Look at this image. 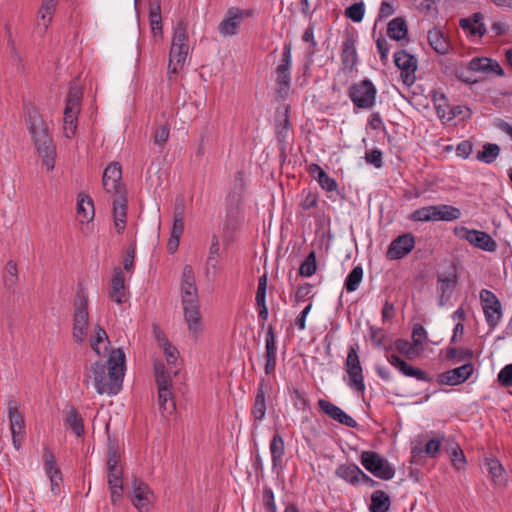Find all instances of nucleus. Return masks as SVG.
Masks as SVG:
<instances>
[{
	"mask_svg": "<svg viewBox=\"0 0 512 512\" xmlns=\"http://www.w3.org/2000/svg\"><path fill=\"white\" fill-rule=\"evenodd\" d=\"M468 68L473 72H481L487 75L494 74L504 76V70L500 64L491 58L474 57L469 61Z\"/></svg>",
	"mask_w": 512,
	"mask_h": 512,
	"instance_id": "nucleus-28",
	"label": "nucleus"
},
{
	"mask_svg": "<svg viewBox=\"0 0 512 512\" xmlns=\"http://www.w3.org/2000/svg\"><path fill=\"white\" fill-rule=\"evenodd\" d=\"M95 215L94 203L85 193H80L77 197V218L81 223H89Z\"/></svg>",
	"mask_w": 512,
	"mask_h": 512,
	"instance_id": "nucleus-33",
	"label": "nucleus"
},
{
	"mask_svg": "<svg viewBox=\"0 0 512 512\" xmlns=\"http://www.w3.org/2000/svg\"><path fill=\"white\" fill-rule=\"evenodd\" d=\"M184 321L189 335L198 339L204 332V322L200 313L199 303L182 305Z\"/></svg>",
	"mask_w": 512,
	"mask_h": 512,
	"instance_id": "nucleus-19",
	"label": "nucleus"
},
{
	"mask_svg": "<svg viewBox=\"0 0 512 512\" xmlns=\"http://www.w3.org/2000/svg\"><path fill=\"white\" fill-rule=\"evenodd\" d=\"M66 421L69 428L76 436L81 437L84 434L83 419L75 408L69 410Z\"/></svg>",
	"mask_w": 512,
	"mask_h": 512,
	"instance_id": "nucleus-50",
	"label": "nucleus"
},
{
	"mask_svg": "<svg viewBox=\"0 0 512 512\" xmlns=\"http://www.w3.org/2000/svg\"><path fill=\"white\" fill-rule=\"evenodd\" d=\"M360 462L367 471L381 480H391L395 476L393 466L377 452L363 451Z\"/></svg>",
	"mask_w": 512,
	"mask_h": 512,
	"instance_id": "nucleus-12",
	"label": "nucleus"
},
{
	"mask_svg": "<svg viewBox=\"0 0 512 512\" xmlns=\"http://www.w3.org/2000/svg\"><path fill=\"white\" fill-rule=\"evenodd\" d=\"M266 293H267V276L264 274L258 280V287L256 291L255 300L256 303H262L266 301Z\"/></svg>",
	"mask_w": 512,
	"mask_h": 512,
	"instance_id": "nucleus-62",
	"label": "nucleus"
},
{
	"mask_svg": "<svg viewBox=\"0 0 512 512\" xmlns=\"http://www.w3.org/2000/svg\"><path fill=\"white\" fill-rule=\"evenodd\" d=\"M317 270V260H316V253L314 251H311L306 258L303 260V262L300 265L299 268V274L302 277H311L315 274Z\"/></svg>",
	"mask_w": 512,
	"mask_h": 512,
	"instance_id": "nucleus-51",
	"label": "nucleus"
},
{
	"mask_svg": "<svg viewBox=\"0 0 512 512\" xmlns=\"http://www.w3.org/2000/svg\"><path fill=\"white\" fill-rule=\"evenodd\" d=\"M156 339L159 347L163 350L168 365H175L178 359L177 349L160 332H156Z\"/></svg>",
	"mask_w": 512,
	"mask_h": 512,
	"instance_id": "nucleus-44",
	"label": "nucleus"
},
{
	"mask_svg": "<svg viewBox=\"0 0 512 512\" xmlns=\"http://www.w3.org/2000/svg\"><path fill=\"white\" fill-rule=\"evenodd\" d=\"M26 122L42 165L47 171H52L55 167L56 146L49 135L47 124L35 108L27 110Z\"/></svg>",
	"mask_w": 512,
	"mask_h": 512,
	"instance_id": "nucleus-2",
	"label": "nucleus"
},
{
	"mask_svg": "<svg viewBox=\"0 0 512 512\" xmlns=\"http://www.w3.org/2000/svg\"><path fill=\"white\" fill-rule=\"evenodd\" d=\"M253 16L254 11L252 9L230 7L218 24V32L223 38L236 36L240 31L242 23Z\"/></svg>",
	"mask_w": 512,
	"mask_h": 512,
	"instance_id": "nucleus-11",
	"label": "nucleus"
},
{
	"mask_svg": "<svg viewBox=\"0 0 512 512\" xmlns=\"http://www.w3.org/2000/svg\"><path fill=\"white\" fill-rule=\"evenodd\" d=\"M108 468V485H123L122 476L123 469L120 465L119 456L113 452L109 455L107 461Z\"/></svg>",
	"mask_w": 512,
	"mask_h": 512,
	"instance_id": "nucleus-41",
	"label": "nucleus"
},
{
	"mask_svg": "<svg viewBox=\"0 0 512 512\" xmlns=\"http://www.w3.org/2000/svg\"><path fill=\"white\" fill-rule=\"evenodd\" d=\"M318 406L323 413H325L329 418L333 419L334 421L342 425H345L349 428H355L357 426V422L353 417L348 415L344 410H342L340 407L333 404L332 402L325 399H319Z\"/></svg>",
	"mask_w": 512,
	"mask_h": 512,
	"instance_id": "nucleus-24",
	"label": "nucleus"
},
{
	"mask_svg": "<svg viewBox=\"0 0 512 512\" xmlns=\"http://www.w3.org/2000/svg\"><path fill=\"white\" fill-rule=\"evenodd\" d=\"M308 172L312 178L318 182L323 190L327 192H333L337 190L338 184L336 180L331 178L318 164H310L308 167Z\"/></svg>",
	"mask_w": 512,
	"mask_h": 512,
	"instance_id": "nucleus-30",
	"label": "nucleus"
},
{
	"mask_svg": "<svg viewBox=\"0 0 512 512\" xmlns=\"http://www.w3.org/2000/svg\"><path fill=\"white\" fill-rule=\"evenodd\" d=\"M365 15V5L363 2H356L352 5L348 6L345 9V16L353 21L354 23H359L363 20Z\"/></svg>",
	"mask_w": 512,
	"mask_h": 512,
	"instance_id": "nucleus-52",
	"label": "nucleus"
},
{
	"mask_svg": "<svg viewBox=\"0 0 512 512\" xmlns=\"http://www.w3.org/2000/svg\"><path fill=\"white\" fill-rule=\"evenodd\" d=\"M43 460L45 474L50 480V491L53 496H58L60 494V487L63 481L62 473L57 466L53 453L50 450L45 449Z\"/></svg>",
	"mask_w": 512,
	"mask_h": 512,
	"instance_id": "nucleus-23",
	"label": "nucleus"
},
{
	"mask_svg": "<svg viewBox=\"0 0 512 512\" xmlns=\"http://www.w3.org/2000/svg\"><path fill=\"white\" fill-rule=\"evenodd\" d=\"M427 40L431 48L440 55H445L450 50V42L438 29L428 31Z\"/></svg>",
	"mask_w": 512,
	"mask_h": 512,
	"instance_id": "nucleus-39",
	"label": "nucleus"
},
{
	"mask_svg": "<svg viewBox=\"0 0 512 512\" xmlns=\"http://www.w3.org/2000/svg\"><path fill=\"white\" fill-rule=\"evenodd\" d=\"M109 343L106 331L99 324H96L90 337L91 348L100 356L107 351Z\"/></svg>",
	"mask_w": 512,
	"mask_h": 512,
	"instance_id": "nucleus-37",
	"label": "nucleus"
},
{
	"mask_svg": "<svg viewBox=\"0 0 512 512\" xmlns=\"http://www.w3.org/2000/svg\"><path fill=\"white\" fill-rule=\"evenodd\" d=\"M362 279H363V268L360 265L355 266L345 279V282H344L345 289L348 292L356 291L359 288V286L362 282Z\"/></svg>",
	"mask_w": 512,
	"mask_h": 512,
	"instance_id": "nucleus-49",
	"label": "nucleus"
},
{
	"mask_svg": "<svg viewBox=\"0 0 512 512\" xmlns=\"http://www.w3.org/2000/svg\"><path fill=\"white\" fill-rule=\"evenodd\" d=\"M481 308L489 332H493L503 318V307L496 294L488 289L479 292Z\"/></svg>",
	"mask_w": 512,
	"mask_h": 512,
	"instance_id": "nucleus-10",
	"label": "nucleus"
},
{
	"mask_svg": "<svg viewBox=\"0 0 512 512\" xmlns=\"http://www.w3.org/2000/svg\"><path fill=\"white\" fill-rule=\"evenodd\" d=\"M58 0H42V4L38 11L37 28L40 33H45L53 19V15L57 6Z\"/></svg>",
	"mask_w": 512,
	"mask_h": 512,
	"instance_id": "nucleus-31",
	"label": "nucleus"
},
{
	"mask_svg": "<svg viewBox=\"0 0 512 512\" xmlns=\"http://www.w3.org/2000/svg\"><path fill=\"white\" fill-rule=\"evenodd\" d=\"M408 25L403 17H396L389 21L387 25V35L395 41H402L408 36Z\"/></svg>",
	"mask_w": 512,
	"mask_h": 512,
	"instance_id": "nucleus-40",
	"label": "nucleus"
},
{
	"mask_svg": "<svg viewBox=\"0 0 512 512\" xmlns=\"http://www.w3.org/2000/svg\"><path fill=\"white\" fill-rule=\"evenodd\" d=\"M276 337L272 326H269L265 336V356H276Z\"/></svg>",
	"mask_w": 512,
	"mask_h": 512,
	"instance_id": "nucleus-54",
	"label": "nucleus"
},
{
	"mask_svg": "<svg viewBox=\"0 0 512 512\" xmlns=\"http://www.w3.org/2000/svg\"><path fill=\"white\" fill-rule=\"evenodd\" d=\"M341 60L346 68L353 69L358 62L356 41L353 36H347L342 42Z\"/></svg>",
	"mask_w": 512,
	"mask_h": 512,
	"instance_id": "nucleus-35",
	"label": "nucleus"
},
{
	"mask_svg": "<svg viewBox=\"0 0 512 512\" xmlns=\"http://www.w3.org/2000/svg\"><path fill=\"white\" fill-rule=\"evenodd\" d=\"M89 296L85 288H79L73 301L72 336L76 343L83 344L88 335Z\"/></svg>",
	"mask_w": 512,
	"mask_h": 512,
	"instance_id": "nucleus-4",
	"label": "nucleus"
},
{
	"mask_svg": "<svg viewBox=\"0 0 512 512\" xmlns=\"http://www.w3.org/2000/svg\"><path fill=\"white\" fill-rule=\"evenodd\" d=\"M365 160L368 164L381 168L383 166L382 151L379 149L367 151L365 153Z\"/></svg>",
	"mask_w": 512,
	"mask_h": 512,
	"instance_id": "nucleus-60",
	"label": "nucleus"
},
{
	"mask_svg": "<svg viewBox=\"0 0 512 512\" xmlns=\"http://www.w3.org/2000/svg\"><path fill=\"white\" fill-rule=\"evenodd\" d=\"M376 48L380 55V61L385 64L388 61L390 44L386 38L379 36L376 39Z\"/></svg>",
	"mask_w": 512,
	"mask_h": 512,
	"instance_id": "nucleus-57",
	"label": "nucleus"
},
{
	"mask_svg": "<svg viewBox=\"0 0 512 512\" xmlns=\"http://www.w3.org/2000/svg\"><path fill=\"white\" fill-rule=\"evenodd\" d=\"M453 233L461 240L467 241L471 246L485 252H495L497 242L485 231L469 229L466 226H457Z\"/></svg>",
	"mask_w": 512,
	"mask_h": 512,
	"instance_id": "nucleus-13",
	"label": "nucleus"
},
{
	"mask_svg": "<svg viewBox=\"0 0 512 512\" xmlns=\"http://www.w3.org/2000/svg\"><path fill=\"white\" fill-rule=\"evenodd\" d=\"M486 466L491 481L495 486L504 487L508 482V474L497 459H488Z\"/></svg>",
	"mask_w": 512,
	"mask_h": 512,
	"instance_id": "nucleus-36",
	"label": "nucleus"
},
{
	"mask_svg": "<svg viewBox=\"0 0 512 512\" xmlns=\"http://www.w3.org/2000/svg\"><path fill=\"white\" fill-rule=\"evenodd\" d=\"M391 506L390 496L383 490L371 494L369 512H388Z\"/></svg>",
	"mask_w": 512,
	"mask_h": 512,
	"instance_id": "nucleus-42",
	"label": "nucleus"
},
{
	"mask_svg": "<svg viewBox=\"0 0 512 512\" xmlns=\"http://www.w3.org/2000/svg\"><path fill=\"white\" fill-rule=\"evenodd\" d=\"M125 375V353L121 348L112 350L106 363L94 362L86 371L85 377L93 381L96 392L100 395H117Z\"/></svg>",
	"mask_w": 512,
	"mask_h": 512,
	"instance_id": "nucleus-1",
	"label": "nucleus"
},
{
	"mask_svg": "<svg viewBox=\"0 0 512 512\" xmlns=\"http://www.w3.org/2000/svg\"><path fill=\"white\" fill-rule=\"evenodd\" d=\"M427 339V332L421 324H416L412 330V341L420 349L421 352L424 350V342Z\"/></svg>",
	"mask_w": 512,
	"mask_h": 512,
	"instance_id": "nucleus-53",
	"label": "nucleus"
},
{
	"mask_svg": "<svg viewBox=\"0 0 512 512\" xmlns=\"http://www.w3.org/2000/svg\"><path fill=\"white\" fill-rule=\"evenodd\" d=\"M451 463L456 470H464L466 467V457L459 446L451 451Z\"/></svg>",
	"mask_w": 512,
	"mask_h": 512,
	"instance_id": "nucleus-55",
	"label": "nucleus"
},
{
	"mask_svg": "<svg viewBox=\"0 0 512 512\" xmlns=\"http://www.w3.org/2000/svg\"><path fill=\"white\" fill-rule=\"evenodd\" d=\"M474 365L472 363H465L454 369L442 372L437 377L439 385L458 386L466 382L474 373Z\"/></svg>",
	"mask_w": 512,
	"mask_h": 512,
	"instance_id": "nucleus-18",
	"label": "nucleus"
},
{
	"mask_svg": "<svg viewBox=\"0 0 512 512\" xmlns=\"http://www.w3.org/2000/svg\"><path fill=\"white\" fill-rule=\"evenodd\" d=\"M497 380L505 388L512 386V364L505 365L498 373Z\"/></svg>",
	"mask_w": 512,
	"mask_h": 512,
	"instance_id": "nucleus-56",
	"label": "nucleus"
},
{
	"mask_svg": "<svg viewBox=\"0 0 512 512\" xmlns=\"http://www.w3.org/2000/svg\"><path fill=\"white\" fill-rule=\"evenodd\" d=\"M263 503L266 512H277V506L275 503L274 492L271 488L267 487L263 491Z\"/></svg>",
	"mask_w": 512,
	"mask_h": 512,
	"instance_id": "nucleus-58",
	"label": "nucleus"
},
{
	"mask_svg": "<svg viewBox=\"0 0 512 512\" xmlns=\"http://www.w3.org/2000/svg\"><path fill=\"white\" fill-rule=\"evenodd\" d=\"M335 475L350 485H358L362 470L356 464H341L335 470Z\"/></svg>",
	"mask_w": 512,
	"mask_h": 512,
	"instance_id": "nucleus-38",
	"label": "nucleus"
},
{
	"mask_svg": "<svg viewBox=\"0 0 512 512\" xmlns=\"http://www.w3.org/2000/svg\"><path fill=\"white\" fill-rule=\"evenodd\" d=\"M387 361L406 377H412L423 382H430L432 380L424 370L409 365L396 354L388 355Z\"/></svg>",
	"mask_w": 512,
	"mask_h": 512,
	"instance_id": "nucleus-25",
	"label": "nucleus"
},
{
	"mask_svg": "<svg viewBox=\"0 0 512 512\" xmlns=\"http://www.w3.org/2000/svg\"><path fill=\"white\" fill-rule=\"evenodd\" d=\"M154 499V494L149 486L137 479L132 484L131 501L139 512H149Z\"/></svg>",
	"mask_w": 512,
	"mask_h": 512,
	"instance_id": "nucleus-20",
	"label": "nucleus"
},
{
	"mask_svg": "<svg viewBox=\"0 0 512 512\" xmlns=\"http://www.w3.org/2000/svg\"><path fill=\"white\" fill-rule=\"evenodd\" d=\"M82 95V88L78 80H73L70 83L63 116V134L68 139L72 138L77 130Z\"/></svg>",
	"mask_w": 512,
	"mask_h": 512,
	"instance_id": "nucleus-5",
	"label": "nucleus"
},
{
	"mask_svg": "<svg viewBox=\"0 0 512 512\" xmlns=\"http://www.w3.org/2000/svg\"><path fill=\"white\" fill-rule=\"evenodd\" d=\"M292 44L284 43L279 60L274 68V79L277 86V95L286 98L290 92L292 80Z\"/></svg>",
	"mask_w": 512,
	"mask_h": 512,
	"instance_id": "nucleus-7",
	"label": "nucleus"
},
{
	"mask_svg": "<svg viewBox=\"0 0 512 512\" xmlns=\"http://www.w3.org/2000/svg\"><path fill=\"white\" fill-rule=\"evenodd\" d=\"M112 288L109 292V298L117 303L123 304L128 300V289L125 285V276L121 268L116 267L112 276Z\"/></svg>",
	"mask_w": 512,
	"mask_h": 512,
	"instance_id": "nucleus-27",
	"label": "nucleus"
},
{
	"mask_svg": "<svg viewBox=\"0 0 512 512\" xmlns=\"http://www.w3.org/2000/svg\"><path fill=\"white\" fill-rule=\"evenodd\" d=\"M500 153V147L495 143H485L481 151H478L476 159L485 164L493 163Z\"/></svg>",
	"mask_w": 512,
	"mask_h": 512,
	"instance_id": "nucleus-45",
	"label": "nucleus"
},
{
	"mask_svg": "<svg viewBox=\"0 0 512 512\" xmlns=\"http://www.w3.org/2000/svg\"><path fill=\"white\" fill-rule=\"evenodd\" d=\"M472 150H473V144L470 141L465 140V141L460 142L457 145L456 155L463 159H467L471 155Z\"/></svg>",
	"mask_w": 512,
	"mask_h": 512,
	"instance_id": "nucleus-64",
	"label": "nucleus"
},
{
	"mask_svg": "<svg viewBox=\"0 0 512 512\" xmlns=\"http://www.w3.org/2000/svg\"><path fill=\"white\" fill-rule=\"evenodd\" d=\"M460 217L461 211L459 208L448 204H439L420 207L411 212L408 219L412 222L425 223L438 221L451 222L458 220Z\"/></svg>",
	"mask_w": 512,
	"mask_h": 512,
	"instance_id": "nucleus-6",
	"label": "nucleus"
},
{
	"mask_svg": "<svg viewBox=\"0 0 512 512\" xmlns=\"http://www.w3.org/2000/svg\"><path fill=\"white\" fill-rule=\"evenodd\" d=\"M483 14L476 12L469 18L460 20V27L466 30L470 35L475 37H482L486 33V27L483 23Z\"/></svg>",
	"mask_w": 512,
	"mask_h": 512,
	"instance_id": "nucleus-34",
	"label": "nucleus"
},
{
	"mask_svg": "<svg viewBox=\"0 0 512 512\" xmlns=\"http://www.w3.org/2000/svg\"><path fill=\"white\" fill-rule=\"evenodd\" d=\"M127 200L125 196L116 197L113 201V220L118 234H122L126 228Z\"/></svg>",
	"mask_w": 512,
	"mask_h": 512,
	"instance_id": "nucleus-29",
	"label": "nucleus"
},
{
	"mask_svg": "<svg viewBox=\"0 0 512 512\" xmlns=\"http://www.w3.org/2000/svg\"><path fill=\"white\" fill-rule=\"evenodd\" d=\"M471 114L472 111L470 110V108L466 106L455 105L449 108L447 121H451L457 116H462V118H469Z\"/></svg>",
	"mask_w": 512,
	"mask_h": 512,
	"instance_id": "nucleus-59",
	"label": "nucleus"
},
{
	"mask_svg": "<svg viewBox=\"0 0 512 512\" xmlns=\"http://www.w3.org/2000/svg\"><path fill=\"white\" fill-rule=\"evenodd\" d=\"M180 291L182 305L199 303L195 273L191 265H185L183 267L181 274Z\"/></svg>",
	"mask_w": 512,
	"mask_h": 512,
	"instance_id": "nucleus-17",
	"label": "nucleus"
},
{
	"mask_svg": "<svg viewBox=\"0 0 512 512\" xmlns=\"http://www.w3.org/2000/svg\"><path fill=\"white\" fill-rule=\"evenodd\" d=\"M170 129L163 125L157 128L154 132V143L158 146H163L169 139Z\"/></svg>",
	"mask_w": 512,
	"mask_h": 512,
	"instance_id": "nucleus-61",
	"label": "nucleus"
},
{
	"mask_svg": "<svg viewBox=\"0 0 512 512\" xmlns=\"http://www.w3.org/2000/svg\"><path fill=\"white\" fill-rule=\"evenodd\" d=\"M393 58L395 66L400 70L403 84L408 87L412 86L416 81L417 58L404 49L396 51Z\"/></svg>",
	"mask_w": 512,
	"mask_h": 512,
	"instance_id": "nucleus-15",
	"label": "nucleus"
},
{
	"mask_svg": "<svg viewBox=\"0 0 512 512\" xmlns=\"http://www.w3.org/2000/svg\"><path fill=\"white\" fill-rule=\"evenodd\" d=\"M10 431L12 438L26 436V424L23 416L15 407L9 408Z\"/></svg>",
	"mask_w": 512,
	"mask_h": 512,
	"instance_id": "nucleus-43",
	"label": "nucleus"
},
{
	"mask_svg": "<svg viewBox=\"0 0 512 512\" xmlns=\"http://www.w3.org/2000/svg\"><path fill=\"white\" fill-rule=\"evenodd\" d=\"M457 282L458 278L455 269L438 275L436 292L438 295V305L440 307L451 305L450 301L455 292Z\"/></svg>",
	"mask_w": 512,
	"mask_h": 512,
	"instance_id": "nucleus-16",
	"label": "nucleus"
},
{
	"mask_svg": "<svg viewBox=\"0 0 512 512\" xmlns=\"http://www.w3.org/2000/svg\"><path fill=\"white\" fill-rule=\"evenodd\" d=\"M414 247V235L411 233H404L391 241L386 252V257L390 260H400L408 255Z\"/></svg>",
	"mask_w": 512,
	"mask_h": 512,
	"instance_id": "nucleus-22",
	"label": "nucleus"
},
{
	"mask_svg": "<svg viewBox=\"0 0 512 512\" xmlns=\"http://www.w3.org/2000/svg\"><path fill=\"white\" fill-rule=\"evenodd\" d=\"M347 95L356 109L370 110L376 103L377 89L373 82L365 78L353 83L347 91Z\"/></svg>",
	"mask_w": 512,
	"mask_h": 512,
	"instance_id": "nucleus-8",
	"label": "nucleus"
},
{
	"mask_svg": "<svg viewBox=\"0 0 512 512\" xmlns=\"http://www.w3.org/2000/svg\"><path fill=\"white\" fill-rule=\"evenodd\" d=\"M345 370L348 375L347 385L356 392L364 393L366 386L364 382L363 368L357 349L354 347H349L345 361Z\"/></svg>",
	"mask_w": 512,
	"mask_h": 512,
	"instance_id": "nucleus-14",
	"label": "nucleus"
},
{
	"mask_svg": "<svg viewBox=\"0 0 512 512\" xmlns=\"http://www.w3.org/2000/svg\"><path fill=\"white\" fill-rule=\"evenodd\" d=\"M394 346L398 353L409 359H413L422 353L413 341L409 342L405 339H397Z\"/></svg>",
	"mask_w": 512,
	"mask_h": 512,
	"instance_id": "nucleus-46",
	"label": "nucleus"
},
{
	"mask_svg": "<svg viewBox=\"0 0 512 512\" xmlns=\"http://www.w3.org/2000/svg\"><path fill=\"white\" fill-rule=\"evenodd\" d=\"M154 370L156 383L158 386V399L160 409L167 414H172L176 409V405L171 392L172 381L170 374H176V372L167 371L165 366L160 362L155 363Z\"/></svg>",
	"mask_w": 512,
	"mask_h": 512,
	"instance_id": "nucleus-9",
	"label": "nucleus"
},
{
	"mask_svg": "<svg viewBox=\"0 0 512 512\" xmlns=\"http://www.w3.org/2000/svg\"><path fill=\"white\" fill-rule=\"evenodd\" d=\"M103 187L109 194H114L117 197L125 196L122 183V171L118 163H111L105 168L103 173Z\"/></svg>",
	"mask_w": 512,
	"mask_h": 512,
	"instance_id": "nucleus-21",
	"label": "nucleus"
},
{
	"mask_svg": "<svg viewBox=\"0 0 512 512\" xmlns=\"http://www.w3.org/2000/svg\"><path fill=\"white\" fill-rule=\"evenodd\" d=\"M184 211L179 206H176L173 216V225L171 228L170 238L167 243V250L174 254L180 243V238L184 232Z\"/></svg>",
	"mask_w": 512,
	"mask_h": 512,
	"instance_id": "nucleus-26",
	"label": "nucleus"
},
{
	"mask_svg": "<svg viewBox=\"0 0 512 512\" xmlns=\"http://www.w3.org/2000/svg\"><path fill=\"white\" fill-rule=\"evenodd\" d=\"M190 51L187 26L179 21L173 27L171 47L169 51L168 74H177L185 66Z\"/></svg>",
	"mask_w": 512,
	"mask_h": 512,
	"instance_id": "nucleus-3",
	"label": "nucleus"
},
{
	"mask_svg": "<svg viewBox=\"0 0 512 512\" xmlns=\"http://www.w3.org/2000/svg\"><path fill=\"white\" fill-rule=\"evenodd\" d=\"M251 412H252V415L255 420L262 421L265 418L266 401H265V393H264L262 386L259 387V389L256 393Z\"/></svg>",
	"mask_w": 512,
	"mask_h": 512,
	"instance_id": "nucleus-47",
	"label": "nucleus"
},
{
	"mask_svg": "<svg viewBox=\"0 0 512 512\" xmlns=\"http://www.w3.org/2000/svg\"><path fill=\"white\" fill-rule=\"evenodd\" d=\"M269 451L273 469L283 470V458L285 455V445L282 436L276 433L270 441Z\"/></svg>",
	"mask_w": 512,
	"mask_h": 512,
	"instance_id": "nucleus-32",
	"label": "nucleus"
},
{
	"mask_svg": "<svg viewBox=\"0 0 512 512\" xmlns=\"http://www.w3.org/2000/svg\"><path fill=\"white\" fill-rule=\"evenodd\" d=\"M5 31H6V37H7V48L9 49L11 62L16 67L17 70H22L23 69L22 59L20 57L19 52L17 51L15 41L12 37V32H11V28L9 25L5 26Z\"/></svg>",
	"mask_w": 512,
	"mask_h": 512,
	"instance_id": "nucleus-48",
	"label": "nucleus"
},
{
	"mask_svg": "<svg viewBox=\"0 0 512 512\" xmlns=\"http://www.w3.org/2000/svg\"><path fill=\"white\" fill-rule=\"evenodd\" d=\"M441 440L439 439H430L424 448V453L432 458L436 457L441 449Z\"/></svg>",
	"mask_w": 512,
	"mask_h": 512,
	"instance_id": "nucleus-63",
	"label": "nucleus"
}]
</instances>
